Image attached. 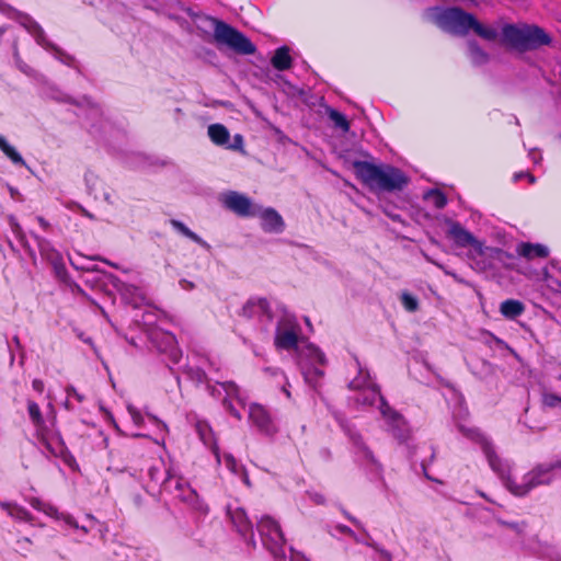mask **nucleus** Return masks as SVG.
<instances>
[{
  "mask_svg": "<svg viewBox=\"0 0 561 561\" xmlns=\"http://www.w3.org/2000/svg\"><path fill=\"white\" fill-rule=\"evenodd\" d=\"M274 345L277 350L294 352L305 381L317 388L324 373L320 368L327 363L324 354L313 344L305 341L297 318L284 313L277 321Z\"/></svg>",
  "mask_w": 561,
  "mask_h": 561,
  "instance_id": "nucleus-1",
  "label": "nucleus"
},
{
  "mask_svg": "<svg viewBox=\"0 0 561 561\" xmlns=\"http://www.w3.org/2000/svg\"><path fill=\"white\" fill-rule=\"evenodd\" d=\"M460 431L463 435L481 445L491 469L515 495L523 496L536 486L549 484L554 479L556 470L561 469V459L539 463L524 476L520 483H516L511 477L510 463L496 455L492 444L482 434L477 430L465 428L463 426H460Z\"/></svg>",
  "mask_w": 561,
  "mask_h": 561,
  "instance_id": "nucleus-2",
  "label": "nucleus"
},
{
  "mask_svg": "<svg viewBox=\"0 0 561 561\" xmlns=\"http://www.w3.org/2000/svg\"><path fill=\"white\" fill-rule=\"evenodd\" d=\"M470 31L489 42L496 41L501 35L503 44L520 51L537 49L551 43V37L539 26L506 24L502 20L485 25L473 16Z\"/></svg>",
  "mask_w": 561,
  "mask_h": 561,
  "instance_id": "nucleus-3",
  "label": "nucleus"
},
{
  "mask_svg": "<svg viewBox=\"0 0 561 561\" xmlns=\"http://www.w3.org/2000/svg\"><path fill=\"white\" fill-rule=\"evenodd\" d=\"M353 165L357 178L370 191H401L409 183V178L404 172L390 164H374L367 161H355Z\"/></svg>",
  "mask_w": 561,
  "mask_h": 561,
  "instance_id": "nucleus-4",
  "label": "nucleus"
},
{
  "mask_svg": "<svg viewBox=\"0 0 561 561\" xmlns=\"http://www.w3.org/2000/svg\"><path fill=\"white\" fill-rule=\"evenodd\" d=\"M448 236L454 239L457 245H470V257L474 261L477 268L480 271L485 270L490 265L485 263L484 259L501 260L504 251L499 248L485 247L482 242L474 238V236L466 230L459 222L450 221Z\"/></svg>",
  "mask_w": 561,
  "mask_h": 561,
  "instance_id": "nucleus-5",
  "label": "nucleus"
},
{
  "mask_svg": "<svg viewBox=\"0 0 561 561\" xmlns=\"http://www.w3.org/2000/svg\"><path fill=\"white\" fill-rule=\"evenodd\" d=\"M425 16L443 31L460 36L470 32L473 22V15L460 8L434 7L425 11Z\"/></svg>",
  "mask_w": 561,
  "mask_h": 561,
  "instance_id": "nucleus-6",
  "label": "nucleus"
},
{
  "mask_svg": "<svg viewBox=\"0 0 561 561\" xmlns=\"http://www.w3.org/2000/svg\"><path fill=\"white\" fill-rule=\"evenodd\" d=\"M206 21L213 27L214 39L218 46H226L240 55L255 53L254 44L237 28L216 18L207 16Z\"/></svg>",
  "mask_w": 561,
  "mask_h": 561,
  "instance_id": "nucleus-7",
  "label": "nucleus"
},
{
  "mask_svg": "<svg viewBox=\"0 0 561 561\" xmlns=\"http://www.w3.org/2000/svg\"><path fill=\"white\" fill-rule=\"evenodd\" d=\"M0 12L9 16L10 19L15 20L20 23L32 36H34L35 41L38 45L44 47L45 49H50L55 53V57L66 65H71L73 58L59 48H57L54 44H51L45 35L43 27L34 21L28 14L20 12L7 4L2 0H0Z\"/></svg>",
  "mask_w": 561,
  "mask_h": 561,
  "instance_id": "nucleus-8",
  "label": "nucleus"
},
{
  "mask_svg": "<svg viewBox=\"0 0 561 561\" xmlns=\"http://www.w3.org/2000/svg\"><path fill=\"white\" fill-rule=\"evenodd\" d=\"M257 531L261 535L264 547L275 559H285V537L279 524L271 516H263L257 522Z\"/></svg>",
  "mask_w": 561,
  "mask_h": 561,
  "instance_id": "nucleus-9",
  "label": "nucleus"
},
{
  "mask_svg": "<svg viewBox=\"0 0 561 561\" xmlns=\"http://www.w3.org/2000/svg\"><path fill=\"white\" fill-rule=\"evenodd\" d=\"M30 504L36 511L43 512L44 514L54 517L56 519H62L68 526L81 530L83 534H88L96 524V519L92 515H87L88 524L79 525L73 516L69 514L58 513V510L37 497L30 500Z\"/></svg>",
  "mask_w": 561,
  "mask_h": 561,
  "instance_id": "nucleus-10",
  "label": "nucleus"
},
{
  "mask_svg": "<svg viewBox=\"0 0 561 561\" xmlns=\"http://www.w3.org/2000/svg\"><path fill=\"white\" fill-rule=\"evenodd\" d=\"M207 389L211 397L222 398V404L225 409L237 420H241L242 416L240 412L233 407V404L229 400L230 398H233L242 405L244 404V399L241 396L240 389L234 382H218L216 386H208Z\"/></svg>",
  "mask_w": 561,
  "mask_h": 561,
  "instance_id": "nucleus-11",
  "label": "nucleus"
},
{
  "mask_svg": "<svg viewBox=\"0 0 561 561\" xmlns=\"http://www.w3.org/2000/svg\"><path fill=\"white\" fill-rule=\"evenodd\" d=\"M224 206L241 217H255L260 206H256L245 195L230 191L222 196Z\"/></svg>",
  "mask_w": 561,
  "mask_h": 561,
  "instance_id": "nucleus-12",
  "label": "nucleus"
},
{
  "mask_svg": "<svg viewBox=\"0 0 561 561\" xmlns=\"http://www.w3.org/2000/svg\"><path fill=\"white\" fill-rule=\"evenodd\" d=\"M348 435L357 461H359L364 467H366L371 472L376 473L377 476H380L381 465L375 458L373 451L366 446L360 434L356 432H350Z\"/></svg>",
  "mask_w": 561,
  "mask_h": 561,
  "instance_id": "nucleus-13",
  "label": "nucleus"
},
{
  "mask_svg": "<svg viewBox=\"0 0 561 561\" xmlns=\"http://www.w3.org/2000/svg\"><path fill=\"white\" fill-rule=\"evenodd\" d=\"M151 342L157 350L164 354L172 364H178L182 357V351L178 346L176 339L173 334L162 331H153L151 333Z\"/></svg>",
  "mask_w": 561,
  "mask_h": 561,
  "instance_id": "nucleus-14",
  "label": "nucleus"
},
{
  "mask_svg": "<svg viewBox=\"0 0 561 561\" xmlns=\"http://www.w3.org/2000/svg\"><path fill=\"white\" fill-rule=\"evenodd\" d=\"M385 413L382 417L385 419L388 431L396 437L400 443L407 442L410 437V428L404 420V417L393 410L389 404H383Z\"/></svg>",
  "mask_w": 561,
  "mask_h": 561,
  "instance_id": "nucleus-15",
  "label": "nucleus"
},
{
  "mask_svg": "<svg viewBox=\"0 0 561 561\" xmlns=\"http://www.w3.org/2000/svg\"><path fill=\"white\" fill-rule=\"evenodd\" d=\"M249 420L259 432L265 435H274L277 432L270 412L261 404L252 403L249 407Z\"/></svg>",
  "mask_w": 561,
  "mask_h": 561,
  "instance_id": "nucleus-16",
  "label": "nucleus"
},
{
  "mask_svg": "<svg viewBox=\"0 0 561 561\" xmlns=\"http://www.w3.org/2000/svg\"><path fill=\"white\" fill-rule=\"evenodd\" d=\"M242 316L259 321H271L272 310L266 298H250L242 307Z\"/></svg>",
  "mask_w": 561,
  "mask_h": 561,
  "instance_id": "nucleus-17",
  "label": "nucleus"
},
{
  "mask_svg": "<svg viewBox=\"0 0 561 561\" xmlns=\"http://www.w3.org/2000/svg\"><path fill=\"white\" fill-rule=\"evenodd\" d=\"M229 516L231 523L233 524L236 530L245 539H248V543L255 546L254 536H253V526L245 511L241 507H237L234 510H229Z\"/></svg>",
  "mask_w": 561,
  "mask_h": 561,
  "instance_id": "nucleus-18",
  "label": "nucleus"
},
{
  "mask_svg": "<svg viewBox=\"0 0 561 561\" xmlns=\"http://www.w3.org/2000/svg\"><path fill=\"white\" fill-rule=\"evenodd\" d=\"M255 217L261 218V227L268 233H280L285 229V222L282 216L274 208L260 207L259 215Z\"/></svg>",
  "mask_w": 561,
  "mask_h": 561,
  "instance_id": "nucleus-19",
  "label": "nucleus"
},
{
  "mask_svg": "<svg viewBox=\"0 0 561 561\" xmlns=\"http://www.w3.org/2000/svg\"><path fill=\"white\" fill-rule=\"evenodd\" d=\"M355 400L363 407L377 405V409L381 415L385 413L383 404H388V402L381 396L378 386H371L365 390H360Z\"/></svg>",
  "mask_w": 561,
  "mask_h": 561,
  "instance_id": "nucleus-20",
  "label": "nucleus"
},
{
  "mask_svg": "<svg viewBox=\"0 0 561 561\" xmlns=\"http://www.w3.org/2000/svg\"><path fill=\"white\" fill-rule=\"evenodd\" d=\"M41 255L47 260L54 268L62 267L61 254L53 248L50 242L39 236L34 234Z\"/></svg>",
  "mask_w": 561,
  "mask_h": 561,
  "instance_id": "nucleus-21",
  "label": "nucleus"
},
{
  "mask_svg": "<svg viewBox=\"0 0 561 561\" xmlns=\"http://www.w3.org/2000/svg\"><path fill=\"white\" fill-rule=\"evenodd\" d=\"M516 252L518 255L533 260L536 257H547L549 255V249L546 245L539 243L523 242L517 245Z\"/></svg>",
  "mask_w": 561,
  "mask_h": 561,
  "instance_id": "nucleus-22",
  "label": "nucleus"
},
{
  "mask_svg": "<svg viewBox=\"0 0 561 561\" xmlns=\"http://www.w3.org/2000/svg\"><path fill=\"white\" fill-rule=\"evenodd\" d=\"M175 497L197 512H207V506L203 503L197 492L194 489H192L190 484L186 488H184V491L178 493Z\"/></svg>",
  "mask_w": 561,
  "mask_h": 561,
  "instance_id": "nucleus-23",
  "label": "nucleus"
},
{
  "mask_svg": "<svg viewBox=\"0 0 561 561\" xmlns=\"http://www.w3.org/2000/svg\"><path fill=\"white\" fill-rule=\"evenodd\" d=\"M188 483L185 481V479L182 476H179L175 473L174 470L171 468L167 471V477L163 479V489L173 494L174 497L178 493L181 491H184V488H186Z\"/></svg>",
  "mask_w": 561,
  "mask_h": 561,
  "instance_id": "nucleus-24",
  "label": "nucleus"
},
{
  "mask_svg": "<svg viewBox=\"0 0 561 561\" xmlns=\"http://www.w3.org/2000/svg\"><path fill=\"white\" fill-rule=\"evenodd\" d=\"M525 311V306L516 299L504 300L500 306V312L506 319L514 320Z\"/></svg>",
  "mask_w": 561,
  "mask_h": 561,
  "instance_id": "nucleus-25",
  "label": "nucleus"
},
{
  "mask_svg": "<svg viewBox=\"0 0 561 561\" xmlns=\"http://www.w3.org/2000/svg\"><path fill=\"white\" fill-rule=\"evenodd\" d=\"M197 432L199 434L201 439L204 442L205 445H210L211 450L217 459V462H221V456L219 453L218 446L214 442V435L211 428L208 426V424L199 422L196 426Z\"/></svg>",
  "mask_w": 561,
  "mask_h": 561,
  "instance_id": "nucleus-26",
  "label": "nucleus"
},
{
  "mask_svg": "<svg viewBox=\"0 0 561 561\" xmlns=\"http://www.w3.org/2000/svg\"><path fill=\"white\" fill-rule=\"evenodd\" d=\"M356 364L358 367V374L348 383L350 389L360 391L367 389L368 387L377 386L375 382H373L369 373L360 367L358 360H356Z\"/></svg>",
  "mask_w": 561,
  "mask_h": 561,
  "instance_id": "nucleus-27",
  "label": "nucleus"
},
{
  "mask_svg": "<svg viewBox=\"0 0 561 561\" xmlns=\"http://www.w3.org/2000/svg\"><path fill=\"white\" fill-rule=\"evenodd\" d=\"M172 227L183 234L184 237L191 239L192 241L196 242L201 247H203L205 250L209 251L211 249L210 244L203 240L199 236H197L194 231H192L188 227H186L182 221L172 219L170 221Z\"/></svg>",
  "mask_w": 561,
  "mask_h": 561,
  "instance_id": "nucleus-28",
  "label": "nucleus"
},
{
  "mask_svg": "<svg viewBox=\"0 0 561 561\" xmlns=\"http://www.w3.org/2000/svg\"><path fill=\"white\" fill-rule=\"evenodd\" d=\"M272 65L279 71L287 70L291 67V57L288 47L283 46L275 50L272 57Z\"/></svg>",
  "mask_w": 561,
  "mask_h": 561,
  "instance_id": "nucleus-29",
  "label": "nucleus"
},
{
  "mask_svg": "<svg viewBox=\"0 0 561 561\" xmlns=\"http://www.w3.org/2000/svg\"><path fill=\"white\" fill-rule=\"evenodd\" d=\"M208 136L211 141L218 146L228 144L230 135L228 129L221 124H211L208 126Z\"/></svg>",
  "mask_w": 561,
  "mask_h": 561,
  "instance_id": "nucleus-30",
  "label": "nucleus"
},
{
  "mask_svg": "<svg viewBox=\"0 0 561 561\" xmlns=\"http://www.w3.org/2000/svg\"><path fill=\"white\" fill-rule=\"evenodd\" d=\"M468 56L471 62L476 66H481L489 61L488 53H485L476 41H469Z\"/></svg>",
  "mask_w": 561,
  "mask_h": 561,
  "instance_id": "nucleus-31",
  "label": "nucleus"
},
{
  "mask_svg": "<svg viewBox=\"0 0 561 561\" xmlns=\"http://www.w3.org/2000/svg\"><path fill=\"white\" fill-rule=\"evenodd\" d=\"M545 282L549 288L561 293V270L552 265L545 271Z\"/></svg>",
  "mask_w": 561,
  "mask_h": 561,
  "instance_id": "nucleus-32",
  "label": "nucleus"
},
{
  "mask_svg": "<svg viewBox=\"0 0 561 561\" xmlns=\"http://www.w3.org/2000/svg\"><path fill=\"white\" fill-rule=\"evenodd\" d=\"M0 150L14 163L18 165H25V161L22 156L12 147L7 139L0 135Z\"/></svg>",
  "mask_w": 561,
  "mask_h": 561,
  "instance_id": "nucleus-33",
  "label": "nucleus"
},
{
  "mask_svg": "<svg viewBox=\"0 0 561 561\" xmlns=\"http://www.w3.org/2000/svg\"><path fill=\"white\" fill-rule=\"evenodd\" d=\"M0 505L3 510H5L8 512V514L11 517H13L18 520H23V522L32 520V516H31L30 512H27L24 507L13 505L10 503H5V502H2Z\"/></svg>",
  "mask_w": 561,
  "mask_h": 561,
  "instance_id": "nucleus-34",
  "label": "nucleus"
},
{
  "mask_svg": "<svg viewBox=\"0 0 561 561\" xmlns=\"http://www.w3.org/2000/svg\"><path fill=\"white\" fill-rule=\"evenodd\" d=\"M27 412H28L30 419H31L32 423L34 424V426L36 427V430L38 432H42L45 427V421L43 419V415H42L38 404L34 401H28Z\"/></svg>",
  "mask_w": 561,
  "mask_h": 561,
  "instance_id": "nucleus-35",
  "label": "nucleus"
},
{
  "mask_svg": "<svg viewBox=\"0 0 561 561\" xmlns=\"http://www.w3.org/2000/svg\"><path fill=\"white\" fill-rule=\"evenodd\" d=\"M424 198L433 204L437 209H442L447 204V198L444 193L438 190H431L424 194Z\"/></svg>",
  "mask_w": 561,
  "mask_h": 561,
  "instance_id": "nucleus-36",
  "label": "nucleus"
},
{
  "mask_svg": "<svg viewBox=\"0 0 561 561\" xmlns=\"http://www.w3.org/2000/svg\"><path fill=\"white\" fill-rule=\"evenodd\" d=\"M167 471L162 463L158 466H150L148 469V476L152 482L156 484H163V479L167 477Z\"/></svg>",
  "mask_w": 561,
  "mask_h": 561,
  "instance_id": "nucleus-37",
  "label": "nucleus"
},
{
  "mask_svg": "<svg viewBox=\"0 0 561 561\" xmlns=\"http://www.w3.org/2000/svg\"><path fill=\"white\" fill-rule=\"evenodd\" d=\"M328 114L329 118L333 122L335 127L342 129L343 131H348L350 123L343 114L333 108L329 110Z\"/></svg>",
  "mask_w": 561,
  "mask_h": 561,
  "instance_id": "nucleus-38",
  "label": "nucleus"
},
{
  "mask_svg": "<svg viewBox=\"0 0 561 561\" xmlns=\"http://www.w3.org/2000/svg\"><path fill=\"white\" fill-rule=\"evenodd\" d=\"M185 374L192 381L196 382L197 385L207 381L206 373L199 367H187Z\"/></svg>",
  "mask_w": 561,
  "mask_h": 561,
  "instance_id": "nucleus-39",
  "label": "nucleus"
},
{
  "mask_svg": "<svg viewBox=\"0 0 561 561\" xmlns=\"http://www.w3.org/2000/svg\"><path fill=\"white\" fill-rule=\"evenodd\" d=\"M401 302L404 309L409 312H415L419 309L417 298L407 291L401 294Z\"/></svg>",
  "mask_w": 561,
  "mask_h": 561,
  "instance_id": "nucleus-40",
  "label": "nucleus"
},
{
  "mask_svg": "<svg viewBox=\"0 0 561 561\" xmlns=\"http://www.w3.org/2000/svg\"><path fill=\"white\" fill-rule=\"evenodd\" d=\"M43 443L46 447V449L56 457L62 456L65 453V445L64 443L57 438L56 442H48L45 438H43Z\"/></svg>",
  "mask_w": 561,
  "mask_h": 561,
  "instance_id": "nucleus-41",
  "label": "nucleus"
},
{
  "mask_svg": "<svg viewBox=\"0 0 561 561\" xmlns=\"http://www.w3.org/2000/svg\"><path fill=\"white\" fill-rule=\"evenodd\" d=\"M542 403L543 405L548 408H556L559 404H561V397L551 393V392H543L542 393Z\"/></svg>",
  "mask_w": 561,
  "mask_h": 561,
  "instance_id": "nucleus-42",
  "label": "nucleus"
},
{
  "mask_svg": "<svg viewBox=\"0 0 561 561\" xmlns=\"http://www.w3.org/2000/svg\"><path fill=\"white\" fill-rule=\"evenodd\" d=\"M85 183L88 185V188L91 194H94L95 197H98L96 186L101 184V181L96 175L93 173H87L85 174Z\"/></svg>",
  "mask_w": 561,
  "mask_h": 561,
  "instance_id": "nucleus-43",
  "label": "nucleus"
},
{
  "mask_svg": "<svg viewBox=\"0 0 561 561\" xmlns=\"http://www.w3.org/2000/svg\"><path fill=\"white\" fill-rule=\"evenodd\" d=\"M9 224H10V227H11V230L12 232L16 236V238L23 242L24 241V233L22 231V228L21 226L18 224V221L15 220L14 217H10L9 218Z\"/></svg>",
  "mask_w": 561,
  "mask_h": 561,
  "instance_id": "nucleus-44",
  "label": "nucleus"
},
{
  "mask_svg": "<svg viewBox=\"0 0 561 561\" xmlns=\"http://www.w3.org/2000/svg\"><path fill=\"white\" fill-rule=\"evenodd\" d=\"M127 411H128L133 422L135 423V425H137V426L142 425L144 417H142L141 413L135 407L128 405Z\"/></svg>",
  "mask_w": 561,
  "mask_h": 561,
  "instance_id": "nucleus-45",
  "label": "nucleus"
},
{
  "mask_svg": "<svg viewBox=\"0 0 561 561\" xmlns=\"http://www.w3.org/2000/svg\"><path fill=\"white\" fill-rule=\"evenodd\" d=\"M366 545L374 548L379 553L380 561H392V556L389 551L373 542H366Z\"/></svg>",
  "mask_w": 561,
  "mask_h": 561,
  "instance_id": "nucleus-46",
  "label": "nucleus"
},
{
  "mask_svg": "<svg viewBox=\"0 0 561 561\" xmlns=\"http://www.w3.org/2000/svg\"><path fill=\"white\" fill-rule=\"evenodd\" d=\"M224 462L226 465V467L233 473H237L238 472V463H237V460L234 459V457L230 454H225L224 455Z\"/></svg>",
  "mask_w": 561,
  "mask_h": 561,
  "instance_id": "nucleus-47",
  "label": "nucleus"
},
{
  "mask_svg": "<svg viewBox=\"0 0 561 561\" xmlns=\"http://www.w3.org/2000/svg\"><path fill=\"white\" fill-rule=\"evenodd\" d=\"M265 374L273 378H280L282 380H286V375L278 368L266 367L264 369Z\"/></svg>",
  "mask_w": 561,
  "mask_h": 561,
  "instance_id": "nucleus-48",
  "label": "nucleus"
},
{
  "mask_svg": "<svg viewBox=\"0 0 561 561\" xmlns=\"http://www.w3.org/2000/svg\"><path fill=\"white\" fill-rule=\"evenodd\" d=\"M66 392L69 398H75L79 402H82L84 399V397L79 393L75 387H68Z\"/></svg>",
  "mask_w": 561,
  "mask_h": 561,
  "instance_id": "nucleus-49",
  "label": "nucleus"
},
{
  "mask_svg": "<svg viewBox=\"0 0 561 561\" xmlns=\"http://www.w3.org/2000/svg\"><path fill=\"white\" fill-rule=\"evenodd\" d=\"M290 561H309L302 553L290 547Z\"/></svg>",
  "mask_w": 561,
  "mask_h": 561,
  "instance_id": "nucleus-50",
  "label": "nucleus"
},
{
  "mask_svg": "<svg viewBox=\"0 0 561 561\" xmlns=\"http://www.w3.org/2000/svg\"><path fill=\"white\" fill-rule=\"evenodd\" d=\"M243 146V138L241 135H236L233 138V144L229 146L231 149H241Z\"/></svg>",
  "mask_w": 561,
  "mask_h": 561,
  "instance_id": "nucleus-51",
  "label": "nucleus"
},
{
  "mask_svg": "<svg viewBox=\"0 0 561 561\" xmlns=\"http://www.w3.org/2000/svg\"><path fill=\"white\" fill-rule=\"evenodd\" d=\"M335 528H336V530H339L342 534H345L350 537H355V533L350 527H347L345 525H337Z\"/></svg>",
  "mask_w": 561,
  "mask_h": 561,
  "instance_id": "nucleus-52",
  "label": "nucleus"
},
{
  "mask_svg": "<svg viewBox=\"0 0 561 561\" xmlns=\"http://www.w3.org/2000/svg\"><path fill=\"white\" fill-rule=\"evenodd\" d=\"M32 387L38 393H42L44 391V382L41 379H34L32 381Z\"/></svg>",
  "mask_w": 561,
  "mask_h": 561,
  "instance_id": "nucleus-53",
  "label": "nucleus"
},
{
  "mask_svg": "<svg viewBox=\"0 0 561 561\" xmlns=\"http://www.w3.org/2000/svg\"><path fill=\"white\" fill-rule=\"evenodd\" d=\"M522 178H527L530 183H535V176L529 174V173L519 172V173H515L514 174V180L515 181H518Z\"/></svg>",
  "mask_w": 561,
  "mask_h": 561,
  "instance_id": "nucleus-54",
  "label": "nucleus"
},
{
  "mask_svg": "<svg viewBox=\"0 0 561 561\" xmlns=\"http://www.w3.org/2000/svg\"><path fill=\"white\" fill-rule=\"evenodd\" d=\"M289 387H290V383H289L288 379L286 378V380H284V385L282 386V391L285 393V396L288 399L291 398V393L289 391Z\"/></svg>",
  "mask_w": 561,
  "mask_h": 561,
  "instance_id": "nucleus-55",
  "label": "nucleus"
},
{
  "mask_svg": "<svg viewBox=\"0 0 561 561\" xmlns=\"http://www.w3.org/2000/svg\"><path fill=\"white\" fill-rule=\"evenodd\" d=\"M180 284L182 285V287L184 289H193L194 288V284L192 282L186 280V279H182L180 282Z\"/></svg>",
  "mask_w": 561,
  "mask_h": 561,
  "instance_id": "nucleus-56",
  "label": "nucleus"
},
{
  "mask_svg": "<svg viewBox=\"0 0 561 561\" xmlns=\"http://www.w3.org/2000/svg\"><path fill=\"white\" fill-rule=\"evenodd\" d=\"M432 262H433L437 267H439L440 270H443L445 274L450 275V276H453L454 278H456V279H457V276H456V274H455V273L447 271V270H446L442 264H439V263H437V262H434V261H432Z\"/></svg>",
  "mask_w": 561,
  "mask_h": 561,
  "instance_id": "nucleus-57",
  "label": "nucleus"
},
{
  "mask_svg": "<svg viewBox=\"0 0 561 561\" xmlns=\"http://www.w3.org/2000/svg\"><path fill=\"white\" fill-rule=\"evenodd\" d=\"M345 516L348 520H351L356 527L362 528V524L359 520H357L355 517L351 516L350 514L345 513Z\"/></svg>",
  "mask_w": 561,
  "mask_h": 561,
  "instance_id": "nucleus-58",
  "label": "nucleus"
},
{
  "mask_svg": "<svg viewBox=\"0 0 561 561\" xmlns=\"http://www.w3.org/2000/svg\"><path fill=\"white\" fill-rule=\"evenodd\" d=\"M529 157L534 160L535 163H537L541 159L540 154L535 150H531L529 152Z\"/></svg>",
  "mask_w": 561,
  "mask_h": 561,
  "instance_id": "nucleus-59",
  "label": "nucleus"
},
{
  "mask_svg": "<svg viewBox=\"0 0 561 561\" xmlns=\"http://www.w3.org/2000/svg\"><path fill=\"white\" fill-rule=\"evenodd\" d=\"M77 336L82 340L84 343L92 345L91 337H85L82 332L78 333Z\"/></svg>",
  "mask_w": 561,
  "mask_h": 561,
  "instance_id": "nucleus-60",
  "label": "nucleus"
},
{
  "mask_svg": "<svg viewBox=\"0 0 561 561\" xmlns=\"http://www.w3.org/2000/svg\"><path fill=\"white\" fill-rule=\"evenodd\" d=\"M312 500L318 504H322L324 502L323 496L317 493L312 495Z\"/></svg>",
  "mask_w": 561,
  "mask_h": 561,
  "instance_id": "nucleus-61",
  "label": "nucleus"
},
{
  "mask_svg": "<svg viewBox=\"0 0 561 561\" xmlns=\"http://www.w3.org/2000/svg\"><path fill=\"white\" fill-rule=\"evenodd\" d=\"M37 221L44 229H47L49 226V224L43 217H37Z\"/></svg>",
  "mask_w": 561,
  "mask_h": 561,
  "instance_id": "nucleus-62",
  "label": "nucleus"
},
{
  "mask_svg": "<svg viewBox=\"0 0 561 561\" xmlns=\"http://www.w3.org/2000/svg\"><path fill=\"white\" fill-rule=\"evenodd\" d=\"M103 198L104 201H106L108 204H112L113 202L111 201V194L107 193V192H104L103 193Z\"/></svg>",
  "mask_w": 561,
  "mask_h": 561,
  "instance_id": "nucleus-63",
  "label": "nucleus"
},
{
  "mask_svg": "<svg viewBox=\"0 0 561 561\" xmlns=\"http://www.w3.org/2000/svg\"><path fill=\"white\" fill-rule=\"evenodd\" d=\"M55 272L58 276H61L65 274V265L62 264V267L55 268Z\"/></svg>",
  "mask_w": 561,
  "mask_h": 561,
  "instance_id": "nucleus-64",
  "label": "nucleus"
}]
</instances>
